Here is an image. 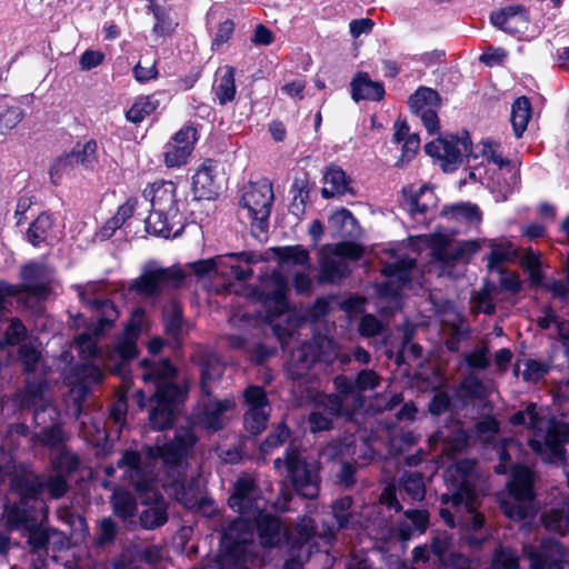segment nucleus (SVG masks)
I'll return each instance as SVG.
<instances>
[{
    "label": "nucleus",
    "mask_w": 569,
    "mask_h": 569,
    "mask_svg": "<svg viewBox=\"0 0 569 569\" xmlns=\"http://www.w3.org/2000/svg\"><path fill=\"white\" fill-rule=\"evenodd\" d=\"M11 518L14 519L23 528L29 529V545L36 549H44L49 543V536L47 531L37 526L38 519L30 511L24 509V506L17 507L12 510Z\"/></svg>",
    "instance_id": "cd10ccee"
},
{
    "label": "nucleus",
    "mask_w": 569,
    "mask_h": 569,
    "mask_svg": "<svg viewBox=\"0 0 569 569\" xmlns=\"http://www.w3.org/2000/svg\"><path fill=\"white\" fill-rule=\"evenodd\" d=\"M351 98L358 102L360 100L379 101L385 97V87L382 82L373 81L368 73L359 72L351 81Z\"/></svg>",
    "instance_id": "7c9ffc66"
},
{
    "label": "nucleus",
    "mask_w": 569,
    "mask_h": 569,
    "mask_svg": "<svg viewBox=\"0 0 569 569\" xmlns=\"http://www.w3.org/2000/svg\"><path fill=\"white\" fill-rule=\"evenodd\" d=\"M96 140L87 141L81 148H74L71 153L74 161L84 168H91L98 162Z\"/></svg>",
    "instance_id": "6e6d98bb"
},
{
    "label": "nucleus",
    "mask_w": 569,
    "mask_h": 569,
    "mask_svg": "<svg viewBox=\"0 0 569 569\" xmlns=\"http://www.w3.org/2000/svg\"><path fill=\"white\" fill-rule=\"evenodd\" d=\"M272 202V186L266 180L246 187L240 200L241 206L248 210L249 217L259 224L268 221Z\"/></svg>",
    "instance_id": "2eb2a0df"
},
{
    "label": "nucleus",
    "mask_w": 569,
    "mask_h": 569,
    "mask_svg": "<svg viewBox=\"0 0 569 569\" xmlns=\"http://www.w3.org/2000/svg\"><path fill=\"white\" fill-rule=\"evenodd\" d=\"M4 479L9 477L10 487L21 496V505L47 492L52 499L62 498L68 491V478L56 471L37 475L26 466L6 467Z\"/></svg>",
    "instance_id": "423d86ee"
},
{
    "label": "nucleus",
    "mask_w": 569,
    "mask_h": 569,
    "mask_svg": "<svg viewBox=\"0 0 569 569\" xmlns=\"http://www.w3.org/2000/svg\"><path fill=\"white\" fill-rule=\"evenodd\" d=\"M289 437V428L284 423H279L277 428L261 443V452L264 455H269L273 449L283 445Z\"/></svg>",
    "instance_id": "052dcab7"
},
{
    "label": "nucleus",
    "mask_w": 569,
    "mask_h": 569,
    "mask_svg": "<svg viewBox=\"0 0 569 569\" xmlns=\"http://www.w3.org/2000/svg\"><path fill=\"white\" fill-rule=\"evenodd\" d=\"M118 533L117 523L111 518H103L99 522L96 542L103 547L113 542Z\"/></svg>",
    "instance_id": "774afa93"
},
{
    "label": "nucleus",
    "mask_w": 569,
    "mask_h": 569,
    "mask_svg": "<svg viewBox=\"0 0 569 569\" xmlns=\"http://www.w3.org/2000/svg\"><path fill=\"white\" fill-rule=\"evenodd\" d=\"M273 465L277 470H280L282 466L286 467L287 478L300 496L308 499L318 496L320 487L317 468L302 457L297 447H288L283 460L277 458Z\"/></svg>",
    "instance_id": "f8f14e48"
},
{
    "label": "nucleus",
    "mask_w": 569,
    "mask_h": 569,
    "mask_svg": "<svg viewBox=\"0 0 569 569\" xmlns=\"http://www.w3.org/2000/svg\"><path fill=\"white\" fill-rule=\"evenodd\" d=\"M531 118V103L525 96L517 98L511 106V126L517 138L522 137Z\"/></svg>",
    "instance_id": "58836bf2"
},
{
    "label": "nucleus",
    "mask_w": 569,
    "mask_h": 569,
    "mask_svg": "<svg viewBox=\"0 0 569 569\" xmlns=\"http://www.w3.org/2000/svg\"><path fill=\"white\" fill-rule=\"evenodd\" d=\"M176 190L177 187L172 181H156L143 190V197L150 201L151 209L178 214Z\"/></svg>",
    "instance_id": "a878e982"
},
{
    "label": "nucleus",
    "mask_w": 569,
    "mask_h": 569,
    "mask_svg": "<svg viewBox=\"0 0 569 569\" xmlns=\"http://www.w3.org/2000/svg\"><path fill=\"white\" fill-rule=\"evenodd\" d=\"M513 426H527L535 432L529 446L541 458L551 463L565 461V446L569 442V423L555 418L546 419L543 409L530 402L525 410L510 417Z\"/></svg>",
    "instance_id": "20e7f679"
},
{
    "label": "nucleus",
    "mask_w": 569,
    "mask_h": 569,
    "mask_svg": "<svg viewBox=\"0 0 569 569\" xmlns=\"http://www.w3.org/2000/svg\"><path fill=\"white\" fill-rule=\"evenodd\" d=\"M243 396L248 406L244 413V427L251 435L257 436L267 427L271 406L262 387L249 386Z\"/></svg>",
    "instance_id": "dca6fc26"
},
{
    "label": "nucleus",
    "mask_w": 569,
    "mask_h": 569,
    "mask_svg": "<svg viewBox=\"0 0 569 569\" xmlns=\"http://www.w3.org/2000/svg\"><path fill=\"white\" fill-rule=\"evenodd\" d=\"M52 227V217L43 212L30 224L27 230L26 238L33 247H40L42 243L47 242Z\"/></svg>",
    "instance_id": "79ce46f5"
},
{
    "label": "nucleus",
    "mask_w": 569,
    "mask_h": 569,
    "mask_svg": "<svg viewBox=\"0 0 569 569\" xmlns=\"http://www.w3.org/2000/svg\"><path fill=\"white\" fill-rule=\"evenodd\" d=\"M163 321L167 335L178 339L182 329V310L177 302H171L163 310Z\"/></svg>",
    "instance_id": "3c124183"
},
{
    "label": "nucleus",
    "mask_w": 569,
    "mask_h": 569,
    "mask_svg": "<svg viewBox=\"0 0 569 569\" xmlns=\"http://www.w3.org/2000/svg\"><path fill=\"white\" fill-rule=\"evenodd\" d=\"M214 260V276L230 280H247L252 276L249 264L253 261L250 253H228L217 256Z\"/></svg>",
    "instance_id": "aec40b11"
},
{
    "label": "nucleus",
    "mask_w": 569,
    "mask_h": 569,
    "mask_svg": "<svg viewBox=\"0 0 569 569\" xmlns=\"http://www.w3.org/2000/svg\"><path fill=\"white\" fill-rule=\"evenodd\" d=\"M201 371V390L206 396H210L211 385L218 381L224 370L223 363L213 353H203L199 360Z\"/></svg>",
    "instance_id": "473e14b6"
},
{
    "label": "nucleus",
    "mask_w": 569,
    "mask_h": 569,
    "mask_svg": "<svg viewBox=\"0 0 569 569\" xmlns=\"http://www.w3.org/2000/svg\"><path fill=\"white\" fill-rule=\"evenodd\" d=\"M212 92L219 104L224 106L236 97L234 68L223 66L214 74Z\"/></svg>",
    "instance_id": "2f4dec72"
},
{
    "label": "nucleus",
    "mask_w": 569,
    "mask_h": 569,
    "mask_svg": "<svg viewBox=\"0 0 569 569\" xmlns=\"http://www.w3.org/2000/svg\"><path fill=\"white\" fill-rule=\"evenodd\" d=\"M47 387L44 383H28L20 395V405L22 408H33V419L37 425L47 422L43 415L49 412L51 426L44 427L40 432L33 433L31 441L34 446L48 448H59L67 441V435L60 423H57L59 413L47 397Z\"/></svg>",
    "instance_id": "39448f33"
},
{
    "label": "nucleus",
    "mask_w": 569,
    "mask_h": 569,
    "mask_svg": "<svg viewBox=\"0 0 569 569\" xmlns=\"http://www.w3.org/2000/svg\"><path fill=\"white\" fill-rule=\"evenodd\" d=\"M293 557L287 560L283 569H302L303 562L311 556V545L309 542L298 543L295 548L290 546Z\"/></svg>",
    "instance_id": "338daca9"
},
{
    "label": "nucleus",
    "mask_w": 569,
    "mask_h": 569,
    "mask_svg": "<svg viewBox=\"0 0 569 569\" xmlns=\"http://www.w3.org/2000/svg\"><path fill=\"white\" fill-rule=\"evenodd\" d=\"M147 9L156 20L152 32L158 37H168L176 30L178 23L170 17V8L158 4L154 0H148Z\"/></svg>",
    "instance_id": "4c0bfd02"
},
{
    "label": "nucleus",
    "mask_w": 569,
    "mask_h": 569,
    "mask_svg": "<svg viewBox=\"0 0 569 569\" xmlns=\"http://www.w3.org/2000/svg\"><path fill=\"white\" fill-rule=\"evenodd\" d=\"M533 500L532 470L525 466H515L508 482V496L500 501L503 513L510 519L523 520L535 513Z\"/></svg>",
    "instance_id": "6e6552de"
},
{
    "label": "nucleus",
    "mask_w": 569,
    "mask_h": 569,
    "mask_svg": "<svg viewBox=\"0 0 569 569\" xmlns=\"http://www.w3.org/2000/svg\"><path fill=\"white\" fill-rule=\"evenodd\" d=\"M333 385L341 398L359 400L363 392L375 390L380 385V376L372 369H363L355 378L337 376Z\"/></svg>",
    "instance_id": "6ab92c4d"
},
{
    "label": "nucleus",
    "mask_w": 569,
    "mask_h": 569,
    "mask_svg": "<svg viewBox=\"0 0 569 569\" xmlns=\"http://www.w3.org/2000/svg\"><path fill=\"white\" fill-rule=\"evenodd\" d=\"M290 192L292 193L290 211L296 216L303 214L309 199V181L305 174L295 178Z\"/></svg>",
    "instance_id": "49530a36"
},
{
    "label": "nucleus",
    "mask_w": 569,
    "mask_h": 569,
    "mask_svg": "<svg viewBox=\"0 0 569 569\" xmlns=\"http://www.w3.org/2000/svg\"><path fill=\"white\" fill-rule=\"evenodd\" d=\"M488 246L491 249L490 254L488 256V268L495 269L500 263L509 260L513 254H516V250L509 241H500L488 240Z\"/></svg>",
    "instance_id": "603ef678"
},
{
    "label": "nucleus",
    "mask_w": 569,
    "mask_h": 569,
    "mask_svg": "<svg viewBox=\"0 0 569 569\" xmlns=\"http://www.w3.org/2000/svg\"><path fill=\"white\" fill-rule=\"evenodd\" d=\"M143 312L136 310L126 326L124 331L118 336L103 353L106 370L124 377L129 362L138 355L137 339L142 330Z\"/></svg>",
    "instance_id": "1a4fd4ad"
},
{
    "label": "nucleus",
    "mask_w": 569,
    "mask_h": 569,
    "mask_svg": "<svg viewBox=\"0 0 569 569\" xmlns=\"http://www.w3.org/2000/svg\"><path fill=\"white\" fill-rule=\"evenodd\" d=\"M462 391L473 399H483L489 395V387L477 376L469 375L461 382Z\"/></svg>",
    "instance_id": "680f3d73"
},
{
    "label": "nucleus",
    "mask_w": 569,
    "mask_h": 569,
    "mask_svg": "<svg viewBox=\"0 0 569 569\" xmlns=\"http://www.w3.org/2000/svg\"><path fill=\"white\" fill-rule=\"evenodd\" d=\"M342 410V398L339 395H319L316 408L309 415V425L312 432L330 430L332 418Z\"/></svg>",
    "instance_id": "4be33fe9"
},
{
    "label": "nucleus",
    "mask_w": 569,
    "mask_h": 569,
    "mask_svg": "<svg viewBox=\"0 0 569 569\" xmlns=\"http://www.w3.org/2000/svg\"><path fill=\"white\" fill-rule=\"evenodd\" d=\"M408 103L413 113H419L428 109H438L441 104V100L436 90L428 87H420L409 97Z\"/></svg>",
    "instance_id": "ea45409f"
},
{
    "label": "nucleus",
    "mask_w": 569,
    "mask_h": 569,
    "mask_svg": "<svg viewBox=\"0 0 569 569\" xmlns=\"http://www.w3.org/2000/svg\"><path fill=\"white\" fill-rule=\"evenodd\" d=\"M492 568L493 569H518L519 568V557L517 552L509 548L500 546L495 550L492 557Z\"/></svg>",
    "instance_id": "5fc2aeb1"
},
{
    "label": "nucleus",
    "mask_w": 569,
    "mask_h": 569,
    "mask_svg": "<svg viewBox=\"0 0 569 569\" xmlns=\"http://www.w3.org/2000/svg\"><path fill=\"white\" fill-rule=\"evenodd\" d=\"M406 520L398 525L397 531L401 540H409L413 535L423 533L429 525V513L425 509H412L405 512Z\"/></svg>",
    "instance_id": "72a5a7b5"
},
{
    "label": "nucleus",
    "mask_w": 569,
    "mask_h": 569,
    "mask_svg": "<svg viewBox=\"0 0 569 569\" xmlns=\"http://www.w3.org/2000/svg\"><path fill=\"white\" fill-rule=\"evenodd\" d=\"M361 254L360 246L350 241L325 246L319 252L318 282L321 284L341 282L351 272L347 259L358 260Z\"/></svg>",
    "instance_id": "9d476101"
},
{
    "label": "nucleus",
    "mask_w": 569,
    "mask_h": 569,
    "mask_svg": "<svg viewBox=\"0 0 569 569\" xmlns=\"http://www.w3.org/2000/svg\"><path fill=\"white\" fill-rule=\"evenodd\" d=\"M184 279V273L178 268H151L134 280L131 289L137 293L151 297L167 288L179 287Z\"/></svg>",
    "instance_id": "4468645a"
},
{
    "label": "nucleus",
    "mask_w": 569,
    "mask_h": 569,
    "mask_svg": "<svg viewBox=\"0 0 569 569\" xmlns=\"http://www.w3.org/2000/svg\"><path fill=\"white\" fill-rule=\"evenodd\" d=\"M498 144L491 141H482L480 144L476 146L473 152L478 153V158L497 164L499 168L509 163V160L503 158L502 154L498 151Z\"/></svg>",
    "instance_id": "4d7b16f0"
},
{
    "label": "nucleus",
    "mask_w": 569,
    "mask_h": 569,
    "mask_svg": "<svg viewBox=\"0 0 569 569\" xmlns=\"http://www.w3.org/2000/svg\"><path fill=\"white\" fill-rule=\"evenodd\" d=\"M166 492L187 508L198 503V495L191 483H186L184 477L178 472L177 478L163 483Z\"/></svg>",
    "instance_id": "c9c22d12"
},
{
    "label": "nucleus",
    "mask_w": 569,
    "mask_h": 569,
    "mask_svg": "<svg viewBox=\"0 0 569 569\" xmlns=\"http://www.w3.org/2000/svg\"><path fill=\"white\" fill-rule=\"evenodd\" d=\"M94 288V284L77 286L80 300L91 310L92 318L97 322L91 332H83L76 339L79 352L89 359L98 357L97 339L103 336L119 317V312L111 300L90 297Z\"/></svg>",
    "instance_id": "0eeeda50"
},
{
    "label": "nucleus",
    "mask_w": 569,
    "mask_h": 569,
    "mask_svg": "<svg viewBox=\"0 0 569 569\" xmlns=\"http://www.w3.org/2000/svg\"><path fill=\"white\" fill-rule=\"evenodd\" d=\"M416 267V260L411 258H402L395 263L385 266L382 273L388 278V281L381 284L380 292L382 295H397L400 289L410 282Z\"/></svg>",
    "instance_id": "393cba45"
},
{
    "label": "nucleus",
    "mask_w": 569,
    "mask_h": 569,
    "mask_svg": "<svg viewBox=\"0 0 569 569\" xmlns=\"http://www.w3.org/2000/svg\"><path fill=\"white\" fill-rule=\"evenodd\" d=\"M177 214L171 212H159L156 209H151L150 214L146 219L147 232L169 238L171 234L170 219H173Z\"/></svg>",
    "instance_id": "c03bdc74"
},
{
    "label": "nucleus",
    "mask_w": 569,
    "mask_h": 569,
    "mask_svg": "<svg viewBox=\"0 0 569 569\" xmlns=\"http://www.w3.org/2000/svg\"><path fill=\"white\" fill-rule=\"evenodd\" d=\"M140 366L142 380L154 385V393L150 398V426L159 431L171 428L178 407L187 395V388L174 382L177 369L168 359L160 361L144 359Z\"/></svg>",
    "instance_id": "7ed1b4c3"
},
{
    "label": "nucleus",
    "mask_w": 569,
    "mask_h": 569,
    "mask_svg": "<svg viewBox=\"0 0 569 569\" xmlns=\"http://www.w3.org/2000/svg\"><path fill=\"white\" fill-rule=\"evenodd\" d=\"M323 180L325 187L321 190V196L325 199L351 192L345 171L335 164H331L326 169Z\"/></svg>",
    "instance_id": "f704fd0d"
},
{
    "label": "nucleus",
    "mask_w": 569,
    "mask_h": 569,
    "mask_svg": "<svg viewBox=\"0 0 569 569\" xmlns=\"http://www.w3.org/2000/svg\"><path fill=\"white\" fill-rule=\"evenodd\" d=\"M332 513L338 528H348L360 523L352 510V499L349 496L342 497L332 503Z\"/></svg>",
    "instance_id": "de8ad7c7"
},
{
    "label": "nucleus",
    "mask_w": 569,
    "mask_h": 569,
    "mask_svg": "<svg viewBox=\"0 0 569 569\" xmlns=\"http://www.w3.org/2000/svg\"><path fill=\"white\" fill-rule=\"evenodd\" d=\"M160 106L156 94L139 97L126 112V119L132 123L142 122L148 116L154 112Z\"/></svg>",
    "instance_id": "a19ab883"
},
{
    "label": "nucleus",
    "mask_w": 569,
    "mask_h": 569,
    "mask_svg": "<svg viewBox=\"0 0 569 569\" xmlns=\"http://www.w3.org/2000/svg\"><path fill=\"white\" fill-rule=\"evenodd\" d=\"M450 212L453 218L463 220L471 226L479 224L481 221V212L476 204L459 203L451 207Z\"/></svg>",
    "instance_id": "13d9d810"
},
{
    "label": "nucleus",
    "mask_w": 569,
    "mask_h": 569,
    "mask_svg": "<svg viewBox=\"0 0 569 569\" xmlns=\"http://www.w3.org/2000/svg\"><path fill=\"white\" fill-rule=\"evenodd\" d=\"M316 361L315 355L310 347L303 346L291 353V358L287 363L288 377L292 380L303 378L311 369Z\"/></svg>",
    "instance_id": "e433bc0d"
},
{
    "label": "nucleus",
    "mask_w": 569,
    "mask_h": 569,
    "mask_svg": "<svg viewBox=\"0 0 569 569\" xmlns=\"http://www.w3.org/2000/svg\"><path fill=\"white\" fill-rule=\"evenodd\" d=\"M21 291L37 298H46L50 293L49 273L46 266L30 262L21 269Z\"/></svg>",
    "instance_id": "bb28decb"
},
{
    "label": "nucleus",
    "mask_w": 569,
    "mask_h": 569,
    "mask_svg": "<svg viewBox=\"0 0 569 569\" xmlns=\"http://www.w3.org/2000/svg\"><path fill=\"white\" fill-rule=\"evenodd\" d=\"M77 162L71 152L58 157L50 167V178L52 183L58 184L63 174L69 173Z\"/></svg>",
    "instance_id": "bf43d9fd"
},
{
    "label": "nucleus",
    "mask_w": 569,
    "mask_h": 569,
    "mask_svg": "<svg viewBox=\"0 0 569 569\" xmlns=\"http://www.w3.org/2000/svg\"><path fill=\"white\" fill-rule=\"evenodd\" d=\"M475 429L477 438L481 442L487 443L493 440L497 436L499 431V422L493 417L487 416L476 423Z\"/></svg>",
    "instance_id": "e2e57ef3"
},
{
    "label": "nucleus",
    "mask_w": 569,
    "mask_h": 569,
    "mask_svg": "<svg viewBox=\"0 0 569 569\" xmlns=\"http://www.w3.org/2000/svg\"><path fill=\"white\" fill-rule=\"evenodd\" d=\"M257 529L264 547H276L283 539L293 548L298 543L309 542L315 536V522L311 518H302L293 527L284 530L277 517L262 515L257 520Z\"/></svg>",
    "instance_id": "9b49d317"
},
{
    "label": "nucleus",
    "mask_w": 569,
    "mask_h": 569,
    "mask_svg": "<svg viewBox=\"0 0 569 569\" xmlns=\"http://www.w3.org/2000/svg\"><path fill=\"white\" fill-rule=\"evenodd\" d=\"M234 407L231 399L208 401L199 413V423L210 431H217L224 426V413Z\"/></svg>",
    "instance_id": "c756f323"
},
{
    "label": "nucleus",
    "mask_w": 569,
    "mask_h": 569,
    "mask_svg": "<svg viewBox=\"0 0 569 569\" xmlns=\"http://www.w3.org/2000/svg\"><path fill=\"white\" fill-rule=\"evenodd\" d=\"M196 442L197 437L192 428H180L169 442L147 447L143 456L136 451H126L118 461V467L127 468L126 477L140 493L141 503L146 506L140 515V525L143 529L152 530L168 521L166 501L154 486V469L158 463L169 469L179 468Z\"/></svg>",
    "instance_id": "f257e3e1"
},
{
    "label": "nucleus",
    "mask_w": 569,
    "mask_h": 569,
    "mask_svg": "<svg viewBox=\"0 0 569 569\" xmlns=\"http://www.w3.org/2000/svg\"><path fill=\"white\" fill-rule=\"evenodd\" d=\"M425 151L437 159L446 172L455 171L465 157L468 163L478 159V153L473 152L467 132H463L461 137L447 136L431 141L425 146Z\"/></svg>",
    "instance_id": "ddd939ff"
},
{
    "label": "nucleus",
    "mask_w": 569,
    "mask_h": 569,
    "mask_svg": "<svg viewBox=\"0 0 569 569\" xmlns=\"http://www.w3.org/2000/svg\"><path fill=\"white\" fill-rule=\"evenodd\" d=\"M399 489L412 501H421L426 496L423 477L419 472H405L399 480Z\"/></svg>",
    "instance_id": "37998d69"
},
{
    "label": "nucleus",
    "mask_w": 569,
    "mask_h": 569,
    "mask_svg": "<svg viewBox=\"0 0 569 569\" xmlns=\"http://www.w3.org/2000/svg\"><path fill=\"white\" fill-rule=\"evenodd\" d=\"M262 499L254 480L249 476L240 477L233 485L228 499L229 507L240 515L254 516L262 509Z\"/></svg>",
    "instance_id": "a211bd4d"
},
{
    "label": "nucleus",
    "mask_w": 569,
    "mask_h": 569,
    "mask_svg": "<svg viewBox=\"0 0 569 569\" xmlns=\"http://www.w3.org/2000/svg\"><path fill=\"white\" fill-rule=\"evenodd\" d=\"M197 130L193 127L181 128L163 146V161L168 168H180L187 164L197 142Z\"/></svg>",
    "instance_id": "f3484780"
},
{
    "label": "nucleus",
    "mask_w": 569,
    "mask_h": 569,
    "mask_svg": "<svg viewBox=\"0 0 569 569\" xmlns=\"http://www.w3.org/2000/svg\"><path fill=\"white\" fill-rule=\"evenodd\" d=\"M491 23L511 34L522 36L529 31L530 19L523 6L512 4L490 14Z\"/></svg>",
    "instance_id": "412c9836"
},
{
    "label": "nucleus",
    "mask_w": 569,
    "mask_h": 569,
    "mask_svg": "<svg viewBox=\"0 0 569 569\" xmlns=\"http://www.w3.org/2000/svg\"><path fill=\"white\" fill-rule=\"evenodd\" d=\"M79 458L67 449H62L50 462V468L66 478H69L79 468Z\"/></svg>",
    "instance_id": "09e8293b"
},
{
    "label": "nucleus",
    "mask_w": 569,
    "mask_h": 569,
    "mask_svg": "<svg viewBox=\"0 0 569 569\" xmlns=\"http://www.w3.org/2000/svg\"><path fill=\"white\" fill-rule=\"evenodd\" d=\"M287 281L281 274L273 276L269 283L263 284V289L259 293V300L270 319L282 315L287 310Z\"/></svg>",
    "instance_id": "5701e85b"
},
{
    "label": "nucleus",
    "mask_w": 569,
    "mask_h": 569,
    "mask_svg": "<svg viewBox=\"0 0 569 569\" xmlns=\"http://www.w3.org/2000/svg\"><path fill=\"white\" fill-rule=\"evenodd\" d=\"M26 335V326L18 318H11L3 332L2 345L16 346L24 339Z\"/></svg>",
    "instance_id": "0e129e2a"
},
{
    "label": "nucleus",
    "mask_w": 569,
    "mask_h": 569,
    "mask_svg": "<svg viewBox=\"0 0 569 569\" xmlns=\"http://www.w3.org/2000/svg\"><path fill=\"white\" fill-rule=\"evenodd\" d=\"M78 419H81V433L86 439L99 441L106 437L104 423L101 419L82 416L80 409Z\"/></svg>",
    "instance_id": "864d4df0"
},
{
    "label": "nucleus",
    "mask_w": 569,
    "mask_h": 569,
    "mask_svg": "<svg viewBox=\"0 0 569 569\" xmlns=\"http://www.w3.org/2000/svg\"><path fill=\"white\" fill-rule=\"evenodd\" d=\"M480 248L481 242L478 240L460 241L455 246H437L432 249V258L443 267L467 263Z\"/></svg>",
    "instance_id": "b1692460"
},
{
    "label": "nucleus",
    "mask_w": 569,
    "mask_h": 569,
    "mask_svg": "<svg viewBox=\"0 0 569 569\" xmlns=\"http://www.w3.org/2000/svg\"><path fill=\"white\" fill-rule=\"evenodd\" d=\"M18 357L23 365L24 371L34 372L40 361V351L30 343L20 346Z\"/></svg>",
    "instance_id": "69168bd1"
},
{
    "label": "nucleus",
    "mask_w": 569,
    "mask_h": 569,
    "mask_svg": "<svg viewBox=\"0 0 569 569\" xmlns=\"http://www.w3.org/2000/svg\"><path fill=\"white\" fill-rule=\"evenodd\" d=\"M545 527L559 535L569 533V509H552L542 515Z\"/></svg>",
    "instance_id": "8fccbe9b"
},
{
    "label": "nucleus",
    "mask_w": 569,
    "mask_h": 569,
    "mask_svg": "<svg viewBox=\"0 0 569 569\" xmlns=\"http://www.w3.org/2000/svg\"><path fill=\"white\" fill-rule=\"evenodd\" d=\"M214 166L207 160L192 177V191L196 199H212L218 194Z\"/></svg>",
    "instance_id": "c85d7f7f"
},
{
    "label": "nucleus",
    "mask_w": 569,
    "mask_h": 569,
    "mask_svg": "<svg viewBox=\"0 0 569 569\" xmlns=\"http://www.w3.org/2000/svg\"><path fill=\"white\" fill-rule=\"evenodd\" d=\"M113 512L120 519L127 521L134 517L137 502L134 497L127 491H114L111 499Z\"/></svg>",
    "instance_id": "a18cd8bd"
},
{
    "label": "nucleus",
    "mask_w": 569,
    "mask_h": 569,
    "mask_svg": "<svg viewBox=\"0 0 569 569\" xmlns=\"http://www.w3.org/2000/svg\"><path fill=\"white\" fill-rule=\"evenodd\" d=\"M475 462L468 459L457 461L445 472L449 492L441 496L445 508L440 516L453 528L457 525L468 530H478L485 523V517L478 511L479 492L475 488Z\"/></svg>",
    "instance_id": "f03ea898"
}]
</instances>
